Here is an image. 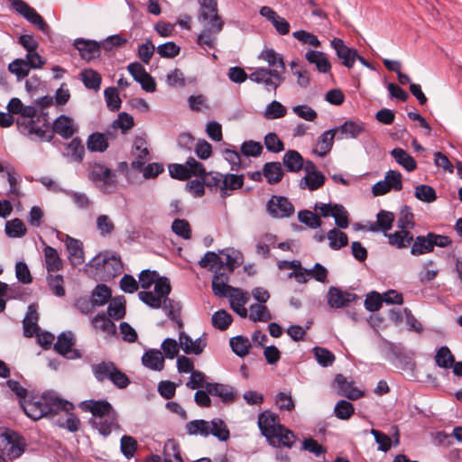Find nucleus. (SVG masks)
Segmentation results:
<instances>
[{"instance_id":"60","label":"nucleus","mask_w":462,"mask_h":462,"mask_svg":"<svg viewBox=\"0 0 462 462\" xmlns=\"http://www.w3.org/2000/svg\"><path fill=\"white\" fill-rule=\"evenodd\" d=\"M225 174L217 171H210L204 176V184L211 191L221 192L222 181Z\"/></svg>"},{"instance_id":"10","label":"nucleus","mask_w":462,"mask_h":462,"mask_svg":"<svg viewBox=\"0 0 462 462\" xmlns=\"http://www.w3.org/2000/svg\"><path fill=\"white\" fill-rule=\"evenodd\" d=\"M12 6L19 14L36 26L40 31L43 32L48 31L49 26L43 18L23 0H14Z\"/></svg>"},{"instance_id":"9","label":"nucleus","mask_w":462,"mask_h":462,"mask_svg":"<svg viewBox=\"0 0 462 462\" xmlns=\"http://www.w3.org/2000/svg\"><path fill=\"white\" fill-rule=\"evenodd\" d=\"M258 426L262 434L270 443H274V436L277 430H281L282 425L280 423L279 417L275 413L266 410L258 415Z\"/></svg>"},{"instance_id":"5","label":"nucleus","mask_w":462,"mask_h":462,"mask_svg":"<svg viewBox=\"0 0 462 462\" xmlns=\"http://www.w3.org/2000/svg\"><path fill=\"white\" fill-rule=\"evenodd\" d=\"M23 437L14 431L0 433V462H8L19 457L25 450Z\"/></svg>"},{"instance_id":"41","label":"nucleus","mask_w":462,"mask_h":462,"mask_svg":"<svg viewBox=\"0 0 462 462\" xmlns=\"http://www.w3.org/2000/svg\"><path fill=\"white\" fill-rule=\"evenodd\" d=\"M163 462H184L180 446L175 439H168L163 446Z\"/></svg>"},{"instance_id":"23","label":"nucleus","mask_w":462,"mask_h":462,"mask_svg":"<svg viewBox=\"0 0 462 462\" xmlns=\"http://www.w3.org/2000/svg\"><path fill=\"white\" fill-rule=\"evenodd\" d=\"M337 129L324 132L319 138L312 152L319 157H325L332 149Z\"/></svg>"},{"instance_id":"12","label":"nucleus","mask_w":462,"mask_h":462,"mask_svg":"<svg viewBox=\"0 0 462 462\" xmlns=\"http://www.w3.org/2000/svg\"><path fill=\"white\" fill-rule=\"evenodd\" d=\"M294 210V206L286 197L273 196L267 203V211L274 218L289 217Z\"/></svg>"},{"instance_id":"19","label":"nucleus","mask_w":462,"mask_h":462,"mask_svg":"<svg viewBox=\"0 0 462 462\" xmlns=\"http://www.w3.org/2000/svg\"><path fill=\"white\" fill-rule=\"evenodd\" d=\"M260 14L272 23L279 34L286 35L290 32V23L271 7L263 6Z\"/></svg>"},{"instance_id":"13","label":"nucleus","mask_w":462,"mask_h":462,"mask_svg":"<svg viewBox=\"0 0 462 462\" xmlns=\"http://www.w3.org/2000/svg\"><path fill=\"white\" fill-rule=\"evenodd\" d=\"M203 30L199 34L197 43L204 50L215 49L217 35L223 30L224 22L202 23Z\"/></svg>"},{"instance_id":"63","label":"nucleus","mask_w":462,"mask_h":462,"mask_svg":"<svg viewBox=\"0 0 462 462\" xmlns=\"http://www.w3.org/2000/svg\"><path fill=\"white\" fill-rule=\"evenodd\" d=\"M415 197L423 202L431 203L436 200L435 189L429 185H419L415 188Z\"/></svg>"},{"instance_id":"62","label":"nucleus","mask_w":462,"mask_h":462,"mask_svg":"<svg viewBox=\"0 0 462 462\" xmlns=\"http://www.w3.org/2000/svg\"><path fill=\"white\" fill-rule=\"evenodd\" d=\"M286 107L278 101L271 102L265 108L264 117L266 119H278L285 116Z\"/></svg>"},{"instance_id":"40","label":"nucleus","mask_w":462,"mask_h":462,"mask_svg":"<svg viewBox=\"0 0 462 462\" xmlns=\"http://www.w3.org/2000/svg\"><path fill=\"white\" fill-rule=\"evenodd\" d=\"M74 409H68V410H60V412H63L65 415V419H59L57 420V424L63 429L68 430L70 432H76L80 428V420L78 418V416L72 412Z\"/></svg>"},{"instance_id":"64","label":"nucleus","mask_w":462,"mask_h":462,"mask_svg":"<svg viewBox=\"0 0 462 462\" xmlns=\"http://www.w3.org/2000/svg\"><path fill=\"white\" fill-rule=\"evenodd\" d=\"M172 231L183 239L191 238V228L189 223L186 219H175L171 224Z\"/></svg>"},{"instance_id":"45","label":"nucleus","mask_w":462,"mask_h":462,"mask_svg":"<svg viewBox=\"0 0 462 462\" xmlns=\"http://www.w3.org/2000/svg\"><path fill=\"white\" fill-rule=\"evenodd\" d=\"M5 231L7 236L12 238L23 237L27 233L24 223L18 217L5 223Z\"/></svg>"},{"instance_id":"6","label":"nucleus","mask_w":462,"mask_h":462,"mask_svg":"<svg viewBox=\"0 0 462 462\" xmlns=\"http://www.w3.org/2000/svg\"><path fill=\"white\" fill-rule=\"evenodd\" d=\"M249 79L257 84H263L268 91L275 92L283 78L277 69L258 68L249 75Z\"/></svg>"},{"instance_id":"17","label":"nucleus","mask_w":462,"mask_h":462,"mask_svg":"<svg viewBox=\"0 0 462 462\" xmlns=\"http://www.w3.org/2000/svg\"><path fill=\"white\" fill-rule=\"evenodd\" d=\"M39 123V119L37 122L35 120H28L26 124L25 121H17L18 127L21 133L23 134L35 135L40 139L50 142L52 139L53 134H47L46 131L44 130V127H46L45 124L43 123L40 125Z\"/></svg>"},{"instance_id":"33","label":"nucleus","mask_w":462,"mask_h":462,"mask_svg":"<svg viewBox=\"0 0 462 462\" xmlns=\"http://www.w3.org/2000/svg\"><path fill=\"white\" fill-rule=\"evenodd\" d=\"M263 174L270 184H275L282 180L283 170L279 162H266L263 168Z\"/></svg>"},{"instance_id":"50","label":"nucleus","mask_w":462,"mask_h":462,"mask_svg":"<svg viewBox=\"0 0 462 462\" xmlns=\"http://www.w3.org/2000/svg\"><path fill=\"white\" fill-rule=\"evenodd\" d=\"M87 147L91 152H104L108 147L107 138L104 134L94 133L88 136Z\"/></svg>"},{"instance_id":"43","label":"nucleus","mask_w":462,"mask_h":462,"mask_svg":"<svg viewBox=\"0 0 462 462\" xmlns=\"http://www.w3.org/2000/svg\"><path fill=\"white\" fill-rule=\"evenodd\" d=\"M434 360L439 367L449 369L454 365L455 356L448 346H443L437 349Z\"/></svg>"},{"instance_id":"14","label":"nucleus","mask_w":462,"mask_h":462,"mask_svg":"<svg viewBox=\"0 0 462 462\" xmlns=\"http://www.w3.org/2000/svg\"><path fill=\"white\" fill-rule=\"evenodd\" d=\"M357 298L356 294L342 291L334 286H331L328 291V303L334 309L347 307L350 303L356 301Z\"/></svg>"},{"instance_id":"21","label":"nucleus","mask_w":462,"mask_h":462,"mask_svg":"<svg viewBox=\"0 0 462 462\" xmlns=\"http://www.w3.org/2000/svg\"><path fill=\"white\" fill-rule=\"evenodd\" d=\"M74 46L79 51L81 58L86 60H91L98 57L101 49L100 43L83 39L75 40Z\"/></svg>"},{"instance_id":"28","label":"nucleus","mask_w":462,"mask_h":462,"mask_svg":"<svg viewBox=\"0 0 462 462\" xmlns=\"http://www.w3.org/2000/svg\"><path fill=\"white\" fill-rule=\"evenodd\" d=\"M53 132L61 137L68 139L70 138L76 129L73 125V120L67 116H60L53 123Z\"/></svg>"},{"instance_id":"47","label":"nucleus","mask_w":462,"mask_h":462,"mask_svg":"<svg viewBox=\"0 0 462 462\" xmlns=\"http://www.w3.org/2000/svg\"><path fill=\"white\" fill-rule=\"evenodd\" d=\"M274 443H271L276 447L291 448L296 440V437L293 432L286 429L283 425L281 427V430H277L274 436Z\"/></svg>"},{"instance_id":"52","label":"nucleus","mask_w":462,"mask_h":462,"mask_svg":"<svg viewBox=\"0 0 462 462\" xmlns=\"http://www.w3.org/2000/svg\"><path fill=\"white\" fill-rule=\"evenodd\" d=\"M230 346L236 355L243 357L249 353L251 343L247 337L236 336L230 339Z\"/></svg>"},{"instance_id":"51","label":"nucleus","mask_w":462,"mask_h":462,"mask_svg":"<svg viewBox=\"0 0 462 462\" xmlns=\"http://www.w3.org/2000/svg\"><path fill=\"white\" fill-rule=\"evenodd\" d=\"M210 423L204 420H194L187 423L186 430L189 435H201L208 437L210 435Z\"/></svg>"},{"instance_id":"56","label":"nucleus","mask_w":462,"mask_h":462,"mask_svg":"<svg viewBox=\"0 0 462 462\" xmlns=\"http://www.w3.org/2000/svg\"><path fill=\"white\" fill-rule=\"evenodd\" d=\"M210 434L217 437L219 440L225 441L229 438V430L225 422L220 419H214L209 421Z\"/></svg>"},{"instance_id":"32","label":"nucleus","mask_w":462,"mask_h":462,"mask_svg":"<svg viewBox=\"0 0 462 462\" xmlns=\"http://www.w3.org/2000/svg\"><path fill=\"white\" fill-rule=\"evenodd\" d=\"M66 247L73 264H81L84 262L82 243L79 240L67 236Z\"/></svg>"},{"instance_id":"42","label":"nucleus","mask_w":462,"mask_h":462,"mask_svg":"<svg viewBox=\"0 0 462 462\" xmlns=\"http://www.w3.org/2000/svg\"><path fill=\"white\" fill-rule=\"evenodd\" d=\"M74 343L73 334L71 332H63L58 337L54 344V350L60 355L66 356L71 352Z\"/></svg>"},{"instance_id":"4","label":"nucleus","mask_w":462,"mask_h":462,"mask_svg":"<svg viewBox=\"0 0 462 462\" xmlns=\"http://www.w3.org/2000/svg\"><path fill=\"white\" fill-rule=\"evenodd\" d=\"M171 287L167 278H159L154 285V294L163 300V310L166 315L176 323L179 328H182L183 322L180 318L181 305L179 301L170 299Z\"/></svg>"},{"instance_id":"44","label":"nucleus","mask_w":462,"mask_h":462,"mask_svg":"<svg viewBox=\"0 0 462 462\" xmlns=\"http://www.w3.org/2000/svg\"><path fill=\"white\" fill-rule=\"evenodd\" d=\"M249 310V319L254 322H267L273 319L264 303L252 304Z\"/></svg>"},{"instance_id":"48","label":"nucleus","mask_w":462,"mask_h":462,"mask_svg":"<svg viewBox=\"0 0 462 462\" xmlns=\"http://www.w3.org/2000/svg\"><path fill=\"white\" fill-rule=\"evenodd\" d=\"M259 59L265 60L268 63L269 67L277 69L278 68H280L281 69L279 71H281V73H282L285 69L283 59L273 49L263 50L260 53Z\"/></svg>"},{"instance_id":"31","label":"nucleus","mask_w":462,"mask_h":462,"mask_svg":"<svg viewBox=\"0 0 462 462\" xmlns=\"http://www.w3.org/2000/svg\"><path fill=\"white\" fill-rule=\"evenodd\" d=\"M45 266L48 273L58 272L62 269V260L57 250L50 245L43 248Z\"/></svg>"},{"instance_id":"11","label":"nucleus","mask_w":462,"mask_h":462,"mask_svg":"<svg viewBox=\"0 0 462 462\" xmlns=\"http://www.w3.org/2000/svg\"><path fill=\"white\" fill-rule=\"evenodd\" d=\"M12 6L19 14L36 26L40 31L43 32L48 31L49 26L43 18L23 0H14Z\"/></svg>"},{"instance_id":"54","label":"nucleus","mask_w":462,"mask_h":462,"mask_svg":"<svg viewBox=\"0 0 462 462\" xmlns=\"http://www.w3.org/2000/svg\"><path fill=\"white\" fill-rule=\"evenodd\" d=\"M211 320L215 328L219 330H226L231 325L233 319L227 311L220 310L212 315Z\"/></svg>"},{"instance_id":"26","label":"nucleus","mask_w":462,"mask_h":462,"mask_svg":"<svg viewBox=\"0 0 462 462\" xmlns=\"http://www.w3.org/2000/svg\"><path fill=\"white\" fill-rule=\"evenodd\" d=\"M220 197L226 199L230 196L234 190L241 189L244 185V175L227 173L224 175Z\"/></svg>"},{"instance_id":"27","label":"nucleus","mask_w":462,"mask_h":462,"mask_svg":"<svg viewBox=\"0 0 462 462\" xmlns=\"http://www.w3.org/2000/svg\"><path fill=\"white\" fill-rule=\"evenodd\" d=\"M305 59L310 64L315 65L320 73H328L331 69V63L322 51H309L305 54Z\"/></svg>"},{"instance_id":"25","label":"nucleus","mask_w":462,"mask_h":462,"mask_svg":"<svg viewBox=\"0 0 462 462\" xmlns=\"http://www.w3.org/2000/svg\"><path fill=\"white\" fill-rule=\"evenodd\" d=\"M206 390L211 395L219 397L224 402H232L236 400V397L234 388L223 383H208Z\"/></svg>"},{"instance_id":"46","label":"nucleus","mask_w":462,"mask_h":462,"mask_svg":"<svg viewBox=\"0 0 462 462\" xmlns=\"http://www.w3.org/2000/svg\"><path fill=\"white\" fill-rule=\"evenodd\" d=\"M80 77L87 88L94 89L96 91L100 88L102 79L97 71L92 69H83L80 73Z\"/></svg>"},{"instance_id":"49","label":"nucleus","mask_w":462,"mask_h":462,"mask_svg":"<svg viewBox=\"0 0 462 462\" xmlns=\"http://www.w3.org/2000/svg\"><path fill=\"white\" fill-rule=\"evenodd\" d=\"M111 298V290L105 284L97 285L92 291L90 301L95 307L105 305Z\"/></svg>"},{"instance_id":"55","label":"nucleus","mask_w":462,"mask_h":462,"mask_svg":"<svg viewBox=\"0 0 462 462\" xmlns=\"http://www.w3.org/2000/svg\"><path fill=\"white\" fill-rule=\"evenodd\" d=\"M48 286L50 290L58 297L65 296L64 280L60 274L48 273Z\"/></svg>"},{"instance_id":"53","label":"nucleus","mask_w":462,"mask_h":462,"mask_svg":"<svg viewBox=\"0 0 462 462\" xmlns=\"http://www.w3.org/2000/svg\"><path fill=\"white\" fill-rule=\"evenodd\" d=\"M327 237L329 240V246L334 250H338L346 246L348 243L346 234L337 228L328 231Z\"/></svg>"},{"instance_id":"22","label":"nucleus","mask_w":462,"mask_h":462,"mask_svg":"<svg viewBox=\"0 0 462 462\" xmlns=\"http://www.w3.org/2000/svg\"><path fill=\"white\" fill-rule=\"evenodd\" d=\"M222 269L223 268H216L214 270L212 280V291L214 294L218 297L226 296L228 291L232 288V286L227 284L231 273L222 271Z\"/></svg>"},{"instance_id":"59","label":"nucleus","mask_w":462,"mask_h":462,"mask_svg":"<svg viewBox=\"0 0 462 462\" xmlns=\"http://www.w3.org/2000/svg\"><path fill=\"white\" fill-rule=\"evenodd\" d=\"M298 218L301 223L313 229L319 228L322 225L320 217L310 210H300L298 213Z\"/></svg>"},{"instance_id":"24","label":"nucleus","mask_w":462,"mask_h":462,"mask_svg":"<svg viewBox=\"0 0 462 462\" xmlns=\"http://www.w3.org/2000/svg\"><path fill=\"white\" fill-rule=\"evenodd\" d=\"M179 341L180 347L187 355H199L203 352L206 346L205 340L201 338L192 340V338L183 331L180 332Z\"/></svg>"},{"instance_id":"37","label":"nucleus","mask_w":462,"mask_h":462,"mask_svg":"<svg viewBox=\"0 0 462 462\" xmlns=\"http://www.w3.org/2000/svg\"><path fill=\"white\" fill-rule=\"evenodd\" d=\"M411 249V254L413 255H420L430 253L434 250L432 238H430V233L427 236H418Z\"/></svg>"},{"instance_id":"61","label":"nucleus","mask_w":462,"mask_h":462,"mask_svg":"<svg viewBox=\"0 0 462 462\" xmlns=\"http://www.w3.org/2000/svg\"><path fill=\"white\" fill-rule=\"evenodd\" d=\"M66 153L75 161L81 162L85 154V148L79 138H74L66 146Z\"/></svg>"},{"instance_id":"58","label":"nucleus","mask_w":462,"mask_h":462,"mask_svg":"<svg viewBox=\"0 0 462 462\" xmlns=\"http://www.w3.org/2000/svg\"><path fill=\"white\" fill-rule=\"evenodd\" d=\"M313 353L317 362L323 367L330 366L335 362V355L327 348L315 346Z\"/></svg>"},{"instance_id":"3","label":"nucleus","mask_w":462,"mask_h":462,"mask_svg":"<svg viewBox=\"0 0 462 462\" xmlns=\"http://www.w3.org/2000/svg\"><path fill=\"white\" fill-rule=\"evenodd\" d=\"M91 370L98 382L103 383L106 380H109L119 389L126 388L131 383L129 377L111 361H102L94 364L91 365Z\"/></svg>"},{"instance_id":"20","label":"nucleus","mask_w":462,"mask_h":462,"mask_svg":"<svg viewBox=\"0 0 462 462\" xmlns=\"http://www.w3.org/2000/svg\"><path fill=\"white\" fill-rule=\"evenodd\" d=\"M200 4L199 21L201 23L223 22L217 14V0H199Z\"/></svg>"},{"instance_id":"16","label":"nucleus","mask_w":462,"mask_h":462,"mask_svg":"<svg viewBox=\"0 0 462 462\" xmlns=\"http://www.w3.org/2000/svg\"><path fill=\"white\" fill-rule=\"evenodd\" d=\"M133 153L134 160L131 162V166L137 171H141L143 167L148 161L149 150L146 139L143 136H136L133 144Z\"/></svg>"},{"instance_id":"36","label":"nucleus","mask_w":462,"mask_h":462,"mask_svg":"<svg viewBox=\"0 0 462 462\" xmlns=\"http://www.w3.org/2000/svg\"><path fill=\"white\" fill-rule=\"evenodd\" d=\"M282 161L288 171L298 172L303 168L304 160L300 153L295 150L287 151Z\"/></svg>"},{"instance_id":"7","label":"nucleus","mask_w":462,"mask_h":462,"mask_svg":"<svg viewBox=\"0 0 462 462\" xmlns=\"http://www.w3.org/2000/svg\"><path fill=\"white\" fill-rule=\"evenodd\" d=\"M89 177L93 181L99 182L105 192H111L117 183L116 174L101 163H94L91 166Z\"/></svg>"},{"instance_id":"1","label":"nucleus","mask_w":462,"mask_h":462,"mask_svg":"<svg viewBox=\"0 0 462 462\" xmlns=\"http://www.w3.org/2000/svg\"><path fill=\"white\" fill-rule=\"evenodd\" d=\"M24 413L33 420L43 417H54L60 410L74 409L73 403L61 399L54 392H45L42 395L32 396L21 402Z\"/></svg>"},{"instance_id":"2","label":"nucleus","mask_w":462,"mask_h":462,"mask_svg":"<svg viewBox=\"0 0 462 462\" xmlns=\"http://www.w3.org/2000/svg\"><path fill=\"white\" fill-rule=\"evenodd\" d=\"M79 408L92 414L91 425L103 436H108L113 430L119 428L117 414L106 400H87L79 403Z\"/></svg>"},{"instance_id":"34","label":"nucleus","mask_w":462,"mask_h":462,"mask_svg":"<svg viewBox=\"0 0 462 462\" xmlns=\"http://www.w3.org/2000/svg\"><path fill=\"white\" fill-rule=\"evenodd\" d=\"M96 330H99L107 336H114L116 333V324L105 313L96 315L91 320Z\"/></svg>"},{"instance_id":"18","label":"nucleus","mask_w":462,"mask_h":462,"mask_svg":"<svg viewBox=\"0 0 462 462\" xmlns=\"http://www.w3.org/2000/svg\"><path fill=\"white\" fill-rule=\"evenodd\" d=\"M334 383L338 390V393L349 400L355 401L364 396V393L354 387L353 383L347 381L341 374L336 375Z\"/></svg>"},{"instance_id":"8","label":"nucleus","mask_w":462,"mask_h":462,"mask_svg":"<svg viewBox=\"0 0 462 462\" xmlns=\"http://www.w3.org/2000/svg\"><path fill=\"white\" fill-rule=\"evenodd\" d=\"M92 266L101 269L108 278H114L122 273L123 265L119 257L108 253L99 254L92 260Z\"/></svg>"},{"instance_id":"39","label":"nucleus","mask_w":462,"mask_h":462,"mask_svg":"<svg viewBox=\"0 0 462 462\" xmlns=\"http://www.w3.org/2000/svg\"><path fill=\"white\" fill-rule=\"evenodd\" d=\"M389 244L397 248L408 247L413 241V236L409 230L400 229L393 234L386 235Z\"/></svg>"},{"instance_id":"30","label":"nucleus","mask_w":462,"mask_h":462,"mask_svg":"<svg viewBox=\"0 0 462 462\" xmlns=\"http://www.w3.org/2000/svg\"><path fill=\"white\" fill-rule=\"evenodd\" d=\"M142 362L144 366L154 371H162L164 367V357L161 351L155 349L146 351Z\"/></svg>"},{"instance_id":"15","label":"nucleus","mask_w":462,"mask_h":462,"mask_svg":"<svg viewBox=\"0 0 462 462\" xmlns=\"http://www.w3.org/2000/svg\"><path fill=\"white\" fill-rule=\"evenodd\" d=\"M331 46L336 51V54L341 60L342 64L347 69H352L356 57H358L357 51L346 45L344 41L339 38H334L331 41Z\"/></svg>"},{"instance_id":"29","label":"nucleus","mask_w":462,"mask_h":462,"mask_svg":"<svg viewBox=\"0 0 462 462\" xmlns=\"http://www.w3.org/2000/svg\"><path fill=\"white\" fill-rule=\"evenodd\" d=\"M334 129H337V133H339L338 139L356 138L364 132V125L361 122L348 120Z\"/></svg>"},{"instance_id":"35","label":"nucleus","mask_w":462,"mask_h":462,"mask_svg":"<svg viewBox=\"0 0 462 462\" xmlns=\"http://www.w3.org/2000/svg\"><path fill=\"white\" fill-rule=\"evenodd\" d=\"M392 157L395 162L408 171H413L417 168L415 160L403 149L394 148L391 151Z\"/></svg>"},{"instance_id":"57","label":"nucleus","mask_w":462,"mask_h":462,"mask_svg":"<svg viewBox=\"0 0 462 462\" xmlns=\"http://www.w3.org/2000/svg\"><path fill=\"white\" fill-rule=\"evenodd\" d=\"M8 69L15 74L18 79H22L28 76L31 68L26 60L16 59L9 64Z\"/></svg>"},{"instance_id":"38","label":"nucleus","mask_w":462,"mask_h":462,"mask_svg":"<svg viewBox=\"0 0 462 462\" xmlns=\"http://www.w3.org/2000/svg\"><path fill=\"white\" fill-rule=\"evenodd\" d=\"M325 176L321 171L306 174L300 181V188L308 189L311 191L321 188L325 183Z\"/></svg>"}]
</instances>
